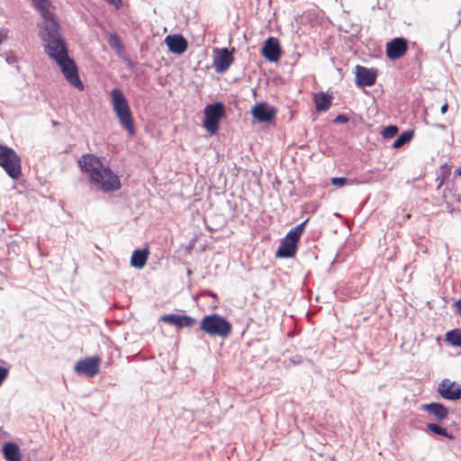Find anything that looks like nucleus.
<instances>
[{"label":"nucleus","mask_w":461,"mask_h":461,"mask_svg":"<svg viewBox=\"0 0 461 461\" xmlns=\"http://www.w3.org/2000/svg\"><path fill=\"white\" fill-rule=\"evenodd\" d=\"M60 30L59 22H50L46 27H41L39 37L43 42L45 53L56 62L66 80L83 91L85 86L79 77L77 66L69 57L68 43Z\"/></svg>","instance_id":"nucleus-1"},{"label":"nucleus","mask_w":461,"mask_h":461,"mask_svg":"<svg viewBox=\"0 0 461 461\" xmlns=\"http://www.w3.org/2000/svg\"><path fill=\"white\" fill-rule=\"evenodd\" d=\"M111 99L113 110L118 118L121 126L128 132L129 136H133L136 132L132 113L128 101L119 88H113L111 91Z\"/></svg>","instance_id":"nucleus-2"},{"label":"nucleus","mask_w":461,"mask_h":461,"mask_svg":"<svg viewBox=\"0 0 461 461\" xmlns=\"http://www.w3.org/2000/svg\"><path fill=\"white\" fill-rule=\"evenodd\" d=\"M203 332L210 337L228 338L232 331V324L223 316L218 313L204 315L200 321L195 332Z\"/></svg>","instance_id":"nucleus-3"},{"label":"nucleus","mask_w":461,"mask_h":461,"mask_svg":"<svg viewBox=\"0 0 461 461\" xmlns=\"http://www.w3.org/2000/svg\"><path fill=\"white\" fill-rule=\"evenodd\" d=\"M89 181L104 193L115 192L122 186L119 176L108 167H104L98 172L90 175Z\"/></svg>","instance_id":"nucleus-4"},{"label":"nucleus","mask_w":461,"mask_h":461,"mask_svg":"<svg viewBox=\"0 0 461 461\" xmlns=\"http://www.w3.org/2000/svg\"><path fill=\"white\" fill-rule=\"evenodd\" d=\"M203 126L208 133L214 135L219 131L220 122L226 115L225 106L221 102L207 104L203 110Z\"/></svg>","instance_id":"nucleus-5"},{"label":"nucleus","mask_w":461,"mask_h":461,"mask_svg":"<svg viewBox=\"0 0 461 461\" xmlns=\"http://www.w3.org/2000/svg\"><path fill=\"white\" fill-rule=\"evenodd\" d=\"M0 166L13 179H18L22 175L21 158L8 146L0 145Z\"/></svg>","instance_id":"nucleus-6"},{"label":"nucleus","mask_w":461,"mask_h":461,"mask_svg":"<svg viewBox=\"0 0 461 461\" xmlns=\"http://www.w3.org/2000/svg\"><path fill=\"white\" fill-rule=\"evenodd\" d=\"M437 392L447 401L456 402L461 399V384L448 378L443 379L438 384Z\"/></svg>","instance_id":"nucleus-7"},{"label":"nucleus","mask_w":461,"mask_h":461,"mask_svg":"<svg viewBox=\"0 0 461 461\" xmlns=\"http://www.w3.org/2000/svg\"><path fill=\"white\" fill-rule=\"evenodd\" d=\"M299 239L294 234L287 232L285 237L281 240L276 257L280 258H290L294 257L298 249Z\"/></svg>","instance_id":"nucleus-8"},{"label":"nucleus","mask_w":461,"mask_h":461,"mask_svg":"<svg viewBox=\"0 0 461 461\" xmlns=\"http://www.w3.org/2000/svg\"><path fill=\"white\" fill-rule=\"evenodd\" d=\"M277 110L266 102L258 103L253 106L251 114L255 120L262 123H270L274 121Z\"/></svg>","instance_id":"nucleus-9"},{"label":"nucleus","mask_w":461,"mask_h":461,"mask_svg":"<svg viewBox=\"0 0 461 461\" xmlns=\"http://www.w3.org/2000/svg\"><path fill=\"white\" fill-rule=\"evenodd\" d=\"M408 50V41L402 37H397L386 43V56L391 60H396L405 55Z\"/></svg>","instance_id":"nucleus-10"},{"label":"nucleus","mask_w":461,"mask_h":461,"mask_svg":"<svg viewBox=\"0 0 461 461\" xmlns=\"http://www.w3.org/2000/svg\"><path fill=\"white\" fill-rule=\"evenodd\" d=\"M100 362L101 358L99 357H86L77 362L75 371L78 375L93 377L99 372Z\"/></svg>","instance_id":"nucleus-11"},{"label":"nucleus","mask_w":461,"mask_h":461,"mask_svg":"<svg viewBox=\"0 0 461 461\" xmlns=\"http://www.w3.org/2000/svg\"><path fill=\"white\" fill-rule=\"evenodd\" d=\"M377 70L361 65L356 66V85L358 87L372 86L375 84Z\"/></svg>","instance_id":"nucleus-12"},{"label":"nucleus","mask_w":461,"mask_h":461,"mask_svg":"<svg viewBox=\"0 0 461 461\" xmlns=\"http://www.w3.org/2000/svg\"><path fill=\"white\" fill-rule=\"evenodd\" d=\"M281 47L277 38L269 37L261 48V55L269 62H277L281 58Z\"/></svg>","instance_id":"nucleus-13"},{"label":"nucleus","mask_w":461,"mask_h":461,"mask_svg":"<svg viewBox=\"0 0 461 461\" xmlns=\"http://www.w3.org/2000/svg\"><path fill=\"white\" fill-rule=\"evenodd\" d=\"M160 321L176 327V329L192 328L197 321L190 315H179L175 313L165 314L160 317Z\"/></svg>","instance_id":"nucleus-14"},{"label":"nucleus","mask_w":461,"mask_h":461,"mask_svg":"<svg viewBox=\"0 0 461 461\" xmlns=\"http://www.w3.org/2000/svg\"><path fill=\"white\" fill-rule=\"evenodd\" d=\"M420 409L428 412L438 422L447 420L449 414V410L442 402H438L423 404Z\"/></svg>","instance_id":"nucleus-15"},{"label":"nucleus","mask_w":461,"mask_h":461,"mask_svg":"<svg viewBox=\"0 0 461 461\" xmlns=\"http://www.w3.org/2000/svg\"><path fill=\"white\" fill-rule=\"evenodd\" d=\"M165 42L168 50L176 55L183 54L188 47L187 41L182 34L167 35Z\"/></svg>","instance_id":"nucleus-16"},{"label":"nucleus","mask_w":461,"mask_h":461,"mask_svg":"<svg viewBox=\"0 0 461 461\" xmlns=\"http://www.w3.org/2000/svg\"><path fill=\"white\" fill-rule=\"evenodd\" d=\"M79 166L82 170L94 175L95 172H98L104 166L102 161L95 155L86 154L79 159Z\"/></svg>","instance_id":"nucleus-17"},{"label":"nucleus","mask_w":461,"mask_h":461,"mask_svg":"<svg viewBox=\"0 0 461 461\" xmlns=\"http://www.w3.org/2000/svg\"><path fill=\"white\" fill-rule=\"evenodd\" d=\"M35 6V8L40 12L43 22L39 24V30L41 27H46L50 23V22H58L55 18V15L49 9V2L48 0H31Z\"/></svg>","instance_id":"nucleus-18"},{"label":"nucleus","mask_w":461,"mask_h":461,"mask_svg":"<svg viewBox=\"0 0 461 461\" xmlns=\"http://www.w3.org/2000/svg\"><path fill=\"white\" fill-rule=\"evenodd\" d=\"M232 61L233 57L231 52H230L227 48H222L215 56L213 65L217 72L223 73L230 68Z\"/></svg>","instance_id":"nucleus-19"},{"label":"nucleus","mask_w":461,"mask_h":461,"mask_svg":"<svg viewBox=\"0 0 461 461\" xmlns=\"http://www.w3.org/2000/svg\"><path fill=\"white\" fill-rule=\"evenodd\" d=\"M3 455L6 461H22V453L16 443L6 442L3 446Z\"/></svg>","instance_id":"nucleus-20"},{"label":"nucleus","mask_w":461,"mask_h":461,"mask_svg":"<svg viewBox=\"0 0 461 461\" xmlns=\"http://www.w3.org/2000/svg\"><path fill=\"white\" fill-rule=\"evenodd\" d=\"M149 254L148 248L135 249L131 258V266L138 269L143 268L147 263Z\"/></svg>","instance_id":"nucleus-21"},{"label":"nucleus","mask_w":461,"mask_h":461,"mask_svg":"<svg viewBox=\"0 0 461 461\" xmlns=\"http://www.w3.org/2000/svg\"><path fill=\"white\" fill-rule=\"evenodd\" d=\"M332 96L324 93L320 92L314 95L315 109L319 113L327 112L331 106Z\"/></svg>","instance_id":"nucleus-22"},{"label":"nucleus","mask_w":461,"mask_h":461,"mask_svg":"<svg viewBox=\"0 0 461 461\" xmlns=\"http://www.w3.org/2000/svg\"><path fill=\"white\" fill-rule=\"evenodd\" d=\"M414 136V131L411 130L402 132L393 143V149H400L405 144L409 143Z\"/></svg>","instance_id":"nucleus-23"},{"label":"nucleus","mask_w":461,"mask_h":461,"mask_svg":"<svg viewBox=\"0 0 461 461\" xmlns=\"http://www.w3.org/2000/svg\"><path fill=\"white\" fill-rule=\"evenodd\" d=\"M427 429L432 433L439 436H443L449 439H454L455 437L451 432H448L447 429L444 427H441L436 422H430L427 424Z\"/></svg>","instance_id":"nucleus-24"},{"label":"nucleus","mask_w":461,"mask_h":461,"mask_svg":"<svg viewBox=\"0 0 461 461\" xmlns=\"http://www.w3.org/2000/svg\"><path fill=\"white\" fill-rule=\"evenodd\" d=\"M446 340L454 347L461 348V329H454L445 335Z\"/></svg>","instance_id":"nucleus-25"},{"label":"nucleus","mask_w":461,"mask_h":461,"mask_svg":"<svg viewBox=\"0 0 461 461\" xmlns=\"http://www.w3.org/2000/svg\"><path fill=\"white\" fill-rule=\"evenodd\" d=\"M108 44L113 50L118 52L124 50L123 43L120 38V36L116 32H112L108 35L107 39Z\"/></svg>","instance_id":"nucleus-26"},{"label":"nucleus","mask_w":461,"mask_h":461,"mask_svg":"<svg viewBox=\"0 0 461 461\" xmlns=\"http://www.w3.org/2000/svg\"><path fill=\"white\" fill-rule=\"evenodd\" d=\"M399 131V128L398 126L396 125H388L386 127L384 128V130L382 131L381 134L383 136L384 139H392L393 138Z\"/></svg>","instance_id":"nucleus-27"},{"label":"nucleus","mask_w":461,"mask_h":461,"mask_svg":"<svg viewBox=\"0 0 461 461\" xmlns=\"http://www.w3.org/2000/svg\"><path fill=\"white\" fill-rule=\"evenodd\" d=\"M308 221L309 218H307L305 221H303L294 228H292L288 232L294 234V237L300 240Z\"/></svg>","instance_id":"nucleus-28"},{"label":"nucleus","mask_w":461,"mask_h":461,"mask_svg":"<svg viewBox=\"0 0 461 461\" xmlns=\"http://www.w3.org/2000/svg\"><path fill=\"white\" fill-rule=\"evenodd\" d=\"M200 294H203V296H205V295L210 296L214 300L215 303L211 307L212 310H216L218 308L219 297L216 293H214L213 291L205 289V290L200 291Z\"/></svg>","instance_id":"nucleus-29"},{"label":"nucleus","mask_w":461,"mask_h":461,"mask_svg":"<svg viewBox=\"0 0 461 461\" xmlns=\"http://www.w3.org/2000/svg\"><path fill=\"white\" fill-rule=\"evenodd\" d=\"M348 182L347 177H333L331 178V184L335 186L341 187Z\"/></svg>","instance_id":"nucleus-30"},{"label":"nucleus","mask_w":461,"mask_h":461,"mask_svg":"<svg viewBox=\"0 0 461 461\" xmlns=\"http://www.w3.org/2000/svg\"><path fill=\"white\" fill-rule=\"evenodd\" d=\"M440 169H441L442 179L439 182V186L443 184L444 179L447 178L450 174V169L447 164L441 166Z\"/></svg>","instance_id":"nucleus-31"},{"label":"nucleus","mask_w":461,"mask_h":461,"mask_svg":"<svg viewBox=\"0 0 461 461\" xmlns=\"http://www.w3.org/2000/svg\"><path fill=\"white\" fill-rule=\"evenodd\" d=\"M9 373V369L4 366H0V386L4 383V381L7 378Z\"/></svg>","instance_id":"nucleus-32"},{"label":"nucleus","mask_w":461,"mask_h":461,"mask_svg":"<svg viewBox=\"0 0 461 461\" xmlns=\"http://www.w3.org/2000/svg\"><path fill=\"white\" fill-rule=\"evenodd\" d=\"M348 121H349L348 117L345 114H339L334 119L335 123H347V122H348Z\"/></svg>","instance_id":"nucleus-33"},{"label":"nucleus","mask_w":461,"mask_h":461,"mask_svg":"<svg viewBox=\"0 0 461 461\" xmlns=\"http://www.w3.org/2000/svg\"><path fill=\"white\" fill-rule=\"evenodd\" d=\"M5 61L8 64L13 65L17 62V59L12 52H9V53H5Z\"/></svg>","instance_id":"nucleus-34"},{"label":"nucleus","mask_w":461,"mask_h":461,"mask_svg":"<svg viewBox=\"0 0 461 461\" xmlns=\"http://www.w3.org/2000/svg\"><path fill=\"white\" fill-rule=\"evenodd\" d=\"M8 39V30L2 28L0 30V45Z\"/></svg>","instance_id":"nucleus-35"},{"label":"nucleus","mask_w":461,"mask_h":461,"mask_svg":"<svg viewBox=\"0 0 461 461\" xmlns=\"http://www.w3.org/2000/svg\"><path fill=\"white\" fill-rule=\"evenodd\" d=\"M107 3L113 5L116 9L122 6V0H105Z\"/></svg>","instance_id":"nucleus-36"},{"label":"nucleus","mask_w":461,"mask_h":461,"mask_svg":"<svg viewBox=\"0 0 461 461\" xmlns=\"http://www.w3.org/2000/svg\"><path fill=\"white\" fill-rule=\"evenodd\" d=\"M455 305H456V311L457 314L461 316V299L457 300L455 303Z\"/></svg>","instance_id":"nucleus-37"},{"label":"nucleus","mask_w":461,"mask_h":461,"mask_svg":"<svg viewBox=\"0 0 461 461\" xmlns=\"http://www.w3.org/2000/svg\"><path fill=\"white\" fill-rule=\"evenodd\" d=\"M447 109H448V104H447V103H445V104L441 106V108H440V112H441V113H443V114H444V113H447Z\"/></svg>","instance_id":"nucleus-38"},{"label":"nucleus","mask_w":461,"mask_h":461,"mask_svg":"<svg viewBox=\"0 0 461 461\" xmlns=\"http://www.w3.org/2000/svg\"><path fill=\"white\" fill-rule=\"evenodd\" d=\"M201 296H203V294H200V292H199L198 294H196L195 295H194V296H193V300H194V302H197V301H198V299H199V297H201Z\"/></svg>","instance_id":"nucleus-39"},{"label":"nucleus","mask_w":461,"mask_h":461,"mask_svg":"<svg viewBox=\"0 0 461 461\" xmlns=\"http://www.w3.org/2000/svg\"><path fill=\"white\" fill-rule=\"evenodd\" d=\"M455 173L456 176H461V167L457 168Z\"/></svg>","instance_id":"nucleus-40"},{"label":"nucleus","mask_w":461,"mask_h":461,"mask_svg":"<svg viewBox=\"0 0 461 461\" xmlns=\"http://www.w3.org/2000/svg\"><path fill=\"white\" fill-rule=\"evenodd\" d=\"M438 128H440V129H445V128H446V126H445L444 124H438Z\"/></svg>","instance_id":"nucleus-41"},{"label":"nucleus","mask_w":461,"mask_h":461,"mask_svg":"<svg viewBox=\"0 0 461 461\" xmlns=\"http://www.w3.org/2000/svg\"><path fill=\"white\" fill-rule=\"evenodd\" d=\"M187 275L188 276H191L192 275V271L190 269L187 270Z\"/></svg>","instance_id":"nucleus-42"},{"label":"nucleus","mask_w":461,"mask_h":461,"mask_svg":"<svg viewBox=\"0 0 461 461\" xmlns=\"http://www.w3.org/2000/svg\"><path fill=\"white\" fill-rule=\"evenodd\" d=\"M456 202L461 203V195L456 199Z\"/></svg>","instance_id":"nucleus-43"}]
</instances>
